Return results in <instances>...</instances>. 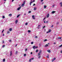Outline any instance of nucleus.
Returning <instances> with one entry per match:
<instances>
[{"mask_svg": "<svg viewBox=\"0 0 62 62\" xmlns=\"http://www.w3.org/2000/svg\"><path fill=\"white\" fill-rule=\"evenodd\" d=\"M35 2V0H33V1H31V2H30V6H31V4H32V3H33V2Z\"/></svg>", "mask_w": 62, "mask_h": 62, "instance_id": "nucleus-1", "label": "nucleus"}, {"mask_svg": "<svg viewBox=\"0 0 62 62\" xmlns=\"http://www.w3.org/2000/svg\"><path fill=\"white\" fill-rule=\"evenodd\" d=\"M21 8V6H20L19 7H18L17 9V10H20Z\"/></svg>", "mask_w": 62, "mask_h": 62, "instance_id": "nucleus-2", "label": "nucleus"}, {"mask_svg": "<svg viewBox=\"0 0 62 62\" xmlns=\"http://www.w3.org/2000/svg\"><path fill=\"white\" fill-rule=\"evenodd\" d=\"M55 59H56V58H54V59H53L52 60V62H53V61H54V60H55Z\"/></svg>", "mask_w": 62, "mask_h": 62, "instance_id": "nucleus-3", "label": "nucleus"}, {"mask_svg": "<svg viewBox=\"0 0 62 62\" xmlns=\"http://www.w3.org/2000/svg\"><path fill=\"white\" fill-rule=\"evenodd\" d=\"M60 5L61 7H62V2H61L60 3Z\"/></svg>", "mask_w": 62, "mask_h": 62, "instance_id": "nucleus-4", "label": "nucleus"}, {"mask_svg": "<svg viewBox=\"0 0 62 62\" xmlns=\"http://www.w3.org/2000/svg\"><path fill=\"white\" fill-rule=\"evenodd\" d=\"M32 17L33 19H35V16H34L32 15Z\"/></svg>", "mask_w": 62, "mask_h": 62, "instance_id": "nucleus-5", "label": "nucleus"}, {"mask_svg": "<svg viewBox=\"0 0 62 62\" xmlns=\"http://www.w3.org/2000/svg\"><path fill=\"white\" fill-rule=\"evenodd\" d=\"M12 55V52L11 51L10 52V56H11Z\"/></svg>", "mask_w": 62, "mask_h": 62, "instance_id": "nucleus-6", "label": "nucleus"}, {"mask_svg": "<svg viewBox=\"0 0 62 62\" xmlns=\"http://www.w3.org/2000/svg\"><path fill=\"white\" fill-rule=\"evenodd\" d=\"M55 12V11H53L52 13H51L52 14H53V13H54Z\"/></svg>", "mask_w": 62, "mask_h": 62, "instance_id": "nucleus-7", "label": "nucleus"}, {"mask_svg": "<svg viewBox=\"0 0 62 62\" xmlns=\"http://www.w3.org/2000/svg\"><path fill=\"white\" fill-rule=\"evenodd\" d=\"M49 46V45H48V44H46L45 45V47H47V46Z\"/></svg>", "mask_w": 62, "mask_h": 62, "instance_id": "nucleus-8", "label": "nucleus"}, {"mask_svg": "<svg viewBox=\"0 0 62 62\" xmlns=\"http://www.w3.org/2000/svg\"><path fill=\"white\" fill-rule=\"evenodd\" d=\"M37 9V7H35L34 8V10H36Z\"/></svg>", "mask_w": 62, "mask_h": 62, "instance_id": "nucleus-9", "label": "nucleus"}, {"mask_svg": "<svg viewBox=\"0 0 62 62\" xmlns=\"http://www.w3.org/2000/svg\"><path fill=\"white\" fill-rule=\"evenodd\" d=\"M9 16L10 17L12 16V14H10L9 15Z\"/></svg>", "mask_w": 62, "mask_h": 62, "instance_id": "nucleus-10", "label": "nucleus"}, {"mask_svg": "<svg viewBox=\"0 0 62 62\" xmlns=\"http://www.w3.org/2000/svg\"><path fill=\"white\" fill-rule=\"evenodd\" d=\"M12 28H10L9 29V31H11V30H12Z\"/></svg>", "mask_w": 62, "mask_h": 62, "instance_id": "nucleus-11", "label": "nucleus"}, {"mask_svg": "<svg viewBox=\"0 0 62 62\" xmlns=\"http://www.w3.org/2000/svg\"><path fill=\"white\" fill-rule=\"evenodd\" d=\"M33 48L34 49H35L36 48V46H33Z\"/></svg>", "mask_w": 62, "mask_h": 62, "instance_id": "nucleus-12", "label": "nucleus"}, {"mask_svg": "<svg viewBox=\"0 0 62 62\" xmlns=\"http://www.w3.org/2000/svg\"><path fill=\"white\" fill-rule=\"evenodd\" d=\"M47 52H48V53H50L51 52L50 51V50H47Z\"/></svg>", "mask_w": 62, "mask_h": 62, "instance_id": "nucleus-13", "label": "nucleus"}, {"mask_svg": "<svg viewBox=\"0 0 62 62\" xmlns=\"http://www.w3.org/2000/svg\"><path fill=\"white\" fill-rule=\"evenodd\" d=\"M49 14H47V16H46V17H47V18H48L49 17Z\"/></svg>", "mask_w": 62, "mask_h": 62, "instance_id": "nucleus-14", "label": "nucleus"}, {"mask_svg": "<svg viewBox=\"0 0 62 62\" xmlns=\"http://www.w3.org/2000/svg\"><path fill=\"white\" fill-rule=\"evenodd\" d=\"M18 20H16V21L15 22V23H16H16H17V22H18Z\"/></svg>", "mask_w": 62, "mask_h": 62, "instance_id": "nucleus-15", "label": "nucleus"}, {"mask_svg": "<svg viewBox=\"0 0 62 62\" xmlns=\"http://www.w3.org/2000/svg\"><path fill=\"white\" fill-rule=\"evenodd\" d=\"M51 29H49V30L48 31H49V32H51Z\"/></svg>", "mask_w": 62, "mask_h": 62, "instance_id": "nucleus-16", "label": "nucleus"}, {"mask_svg": "<svg viewBox=\"0 0 62 62\" xmlns=\"http://www.w3.org/2000/svg\"><path fill=\"white\" fill-rule=\"evenodd\" d=\"M25 1H24L23 2V3L22 4L24 5L25 4Z\"/></svg>", "mask_w": 62, "mask_h": 62, "instance_id": "nucleus-17", "label": "nucleus"}, {"mask_svg": "<svg viewBox=\"0 0 62 62\" xmlns=\"http://www.w3.org/2000/svg\"><path fill=\"white\" fill-rule=\"evenodd\" d=\"M46 8V5H44V8Z\"/></svg>", "mask_w": 62, "mask_h": 62, "instance_id": "nucleus-18", "label": "nucleus"}, {"mask_svg": "<svg viewBox=\"0 0 62 62\" xmlns=\"http://www.w3.org/2000/svg\"><path fill=\"white\" fill-rule=\"evenodd\" d=\"M58 39H62V37H58Z\"/></svg>", "mask_w": 62, "mask_h": 62, "instance_id": "nucleus-19", "label": "nucleus"}, {"mask_svg": "<svg viewBox=\"0 0 62 62\" xmlns=\"http://www.w3.org/2000/svg\"><path fill=\"white\" fill-rule=\"evenodd\" d=\"M40 53H38V56H39V55H40Z\"/></svg>", "mask_w": 62, "mask_h": 62, "instance_id": "nucleus-20", "label": "nucleus"}, {"mask_svg": "<svg viewBox=\"0 0 62 62\" xmlns=\"http://www.w3.org/2000/svg\"><path fill=\"white\" fill-rule=\"evenodd\" d=\"M17 53H18V52H17V51H16V54H17Z\"/></svg>", "mask_w": 62, "mask_h": 62, "instance_id": "nucleus-21", "label": "nucleus"}, {"mask_svg": "<svg viewBox=\"0 0 62 62\" xmlns=\"http://www.w3.org/2000/svg\"><path fill=\"white\" fill-rule=\"evenodd\" d=\"M7 34H8V33H10V32H9V31H8L7 32Z\"/></svg>", "mask_w": 62, "mask_h": 62, "instance_id": "nucleus-22", "label": "nucleus"}, {"mask_svg": "<svg viewBox=\"0 0 62 62\" xmlns=\"http://www.w3.org/2000/svg\"><path fill=\"white\" fill-rule=\"evenodd\" d=\"M31 13V11H29L28 12V13Z\"/></svg>", "mask_w": 62, "mask_h": 62, "instance_id": "nucleus-23", "label": "nucleus"}, {"mask_svg": "<svg viewBox=\"0 0 62 62\" xmlns=\"http://www.w3.org/2000/svg\"><path fill=\"white\" fill-rule=\"evenodd\" d=\"M26 54H24V57L26 56Z\"/></svg>", "mask_w": 62, "mask_h": 62, "instance_id": "nucleus-24", "label": "nucleus"}, {"mask_svg": "<svg viewBox=\"0 0 62 62\" xmlns=\"http://www.w3.org/2000/svg\"><path fill=\"white\" fill-rule=\"evenodd\" d=\"M38 51L39 50L37 49L36 50V53H37Z\"/></svg>", "mask_w": 62, "mask_h": 62, "instance_id": "nucleus-25", "label": "nucleus"}, {"mask_svg": "<svg viewBox=\"0 0 62 62\" xmlns=\"http://www.w3.org/2000/svg\"><path fill=\"white\" fill-rule=\"evenodd\" d=\"M47 40V39H45L44 40V41H46Z\"/></svg>", "mask_w": 62, "mask_h": 62, "instance_id": "nucleus-26", "label": "nucleus"}, {"mask_svg": "<svg viewBox=\"0 0 62 62\" xmlns=\"http://www.w3.org/2000/svg\"><path fill=\"white\" fill-rule=\"evenodd\" d=\"M3 62H5V59H4L3 60Z\"/></svg>", "mask_w": 62, "mask_h": 62, "instance_id": "nucleus-27", "label": "nucleus"}, {"mask_svg": "<svg viewBox=\"0 0 62 62\" xmlns=\"http://www.w3.org/2000/svg\"><path fill=\"white\" fill-rule=\"evenodd\" d=\"M62 46V44L60 46H59V47H61Z\"/></svg>", "mask_w": 62, "mask_h": 62, "instance_id": "nucleus-28", "label": "nucleus"}, {"mask_svg": "<svg viewBox=\"0 0 62 62\" xmlns=\"http://www.w3.org/2000/svg\"><path fill=\"white\" fill-rule=\"evenodd\" d=\"M41 51L40 50L39 53L40 54H41Z\"/></svg>", "mask_w": 62, "mask_h": 62, "instance_id": "nucleus-29", "label": "nucleus"}, {"mask_svg": "<svg viewBox=\"0 0 62 62\" xmlns=\"http://www.w3.org/2000/svg\"><path fill=\"white\" fill-rule=\"evenodd\" d=\"M31 60H32L31 59H30L29 60V62H31Z\"/></svg>", "mask_w": 62, "mask_h": 62, "instance_id": "nucleus-30", "label": "nucleus"}, {"mask_svg": "<svg viewBox=\"0 0 62 62\" xmlns=\"http://www.w3.org/2000/svg\"><path fill=\"white\" fill-rule=\"evenodd\" d=\"M20 15H18L17 16V17L18 18L19 17Z\"/></svg>", "mask_w": 62, "mask_h": 62, "instance_id": "nucleus-31", "label": "nucleus"}, {"mask_svg": "<svg viewBox=\"0 0 62 62\" xmlns=\"http://www.w3.org/2000/svg\"><path fill=\"white\" fill-rule=\"evenodd\" d=\"M5 18V17L4 16H2V18L4 19V18Z\"/></svg>", "mask_w": 62, "mask_h": 62, "instance_id": "nucleus-32", "label": "nucleus"}, {"mask_svg": "<svg viewBox=\"0 0 62 62\" xmlns=\"http://www.w3.org/2000/svg\"><path fill=\"white\" fill-rule=\"evenodd\" d=\"M24 5L23 4H22V6H21V7H23V6H24Z\"/></svg>", "mask_w": 62, "mask_h": 62, "instance_id": "nucleus-33", "label": "nucleus"}, {"mask_svg": "<svg viewBox=\"0 0 62 62\" xmlns=\"http://www.w3.org/2000/svg\"><path fill=\"white\" fill-rule=\"evenodd\" d=\"M46 57H47V58H49V56H46Z\"/></svg>", "mask_w": 62, "mask_h": 62, "instance_id": "nucleus-34", "label": "nucleus"}, {"mask_svg": "<svg viewBox=\"0 0 62 62\" xmlns=\"http://www.w3.org/2000/svg\"><path fill=\"white\" fill-rule=\"evenodd\" d=\"M28 31L29 33L31 32V31L30 30H28Z\"/></svg>", "mask_w": 62, "mask_h": 62, "instance_id": "nucleus-35", "label": "nucleus"}, {"mask_svg": "<svg viewBox=\"0 0 62 62\" xmlns=\"http://www.w3.org/2000/svg\"><path fill=\"white\" fill-rule=\"evenodd\" d=\"M5 45H3L2 46V47H5Z\"/></svg>", "mask_w": 62, "mask_h": 62, "instance_id": "nucleus-36", "label": "nucleus"}, {"mask_svg": "<svg viewBox=\"0 0 62 62\" xmlns=\"http://www.w3.org/2000/svg\"><path fill=\"white\" fill-rule=\"evenodd\" d=\"M33 43H33V42H31V44H33Z\"/></svg>", "mask_w": 62, "mask_h": 62, "instance_id": "nucleus-37", "label": "nucleus"}, {"mask_svg": "<svg viewBox=\"0 0 62 62\" xmlns=\"http://www.w3.org/2000/svg\"><path fill=\"white\" fill-rule=\"evenodd\" d=\"M50 33V32L48 31L46 32V33Z\"/></svg>", "mask_w": 62, "mask_h": 62, "instance_id": "nucleus-38", "label": "nucleus"}, {"mask_svg": "<svg viewBox=\"0 0 62 62\" xmlns=\"http://www.w3.org/2000/svg\"><path fill=\"white\" fill-rule=\"evenodd\" d=\"M45 26H44L43 27V29H44V28H45Z\"/></svg>", "mask_w": 62, "mask_h": 62, "instance_id": "nucleus-39", "label": "nucleus"}, {"mask_svg": "<svg viewBox=\"0 0 62 62\" xmlns=\"http://www.w3.org/2000/svg\"><path fill=\"white\" fill-rule=\"evenodd\" d=\"M54 27V25H52L51 26V27Z\"/></svg>", "mask_w": 62, "mask_h": 62, "instance_id": "nucleus-40", "label": "nucleus"}, {"mask_svg": "<svg viewBox=\"0 0 62 62\" xmlns=\"http://www.w3.org/2000/svg\"><path fill=\"white\" fill-rule=\"evenodd\" d=\"M27 48L25 49V51L26 52V51H27Z\"/></svg>", "mask_w": 62, "mask_h": 62, "instance_id": "nucleus-41", "label": "nucleus"}, {"mask_svg": "<svg viewBox=\"0 0 62 62\" xmlns=\"http://www.w3.org/2000/svg\"><path fill=\"white\" fill-rule=\"evenodd\" d=\"M28 24V23H25V25H27Z\"/></svg>", "mask_w": 62, "mask_h": 62, "instance_id": "nucleus-42", "label": "nucleus"}, {"mask_svg": "<svg viewBox=\"0 0 62 62\" xmlns=\"http://www.w3.org/2000/svg\"><path fill=\"white\" fill-rule=\"evenodd\" d=\"M59 23V22H57V23H56V24H58Z\"/></svg>", "mask_w": 62, "mask_h": 62, "instance_id": "nucleus-43", "label": "nucleus"}, {"mask_svg": "<svg viewBox=\"0 0 62 62\" xmlns=\"http://www.w3.org/2000/svg\"><path fill=\"white\" fill-rule=\"evenodd\" d=\"M31 60L32 59V60H33V59H34V58H31Z\"/></svg>", "mask_w": 62, "mask_h": 62, "instance_id": "nucleus-44", "label": "nucleus"}, {"mask_svg": "<svg viewBox=\"0 0 62 62\" xmlns=\"http://www.w3.org/2000/svg\"><path fill=\"white\" fill-rule=\"evenodd\" d=\"M48 23V21H46V23Z\"/></svg>", "mask_w": 62, "mask_h": 62, "instance_id": "nucleus-45", "label": "nucleus"}, {"mask_svg": "<svg viewBox=\"0 0 62 62\" xmlns=\"http://www.w3.org/2000/svg\"><path fill=\"white\" fill-rule=\"evenodd\" d=\"M45 19H46V17H45L44 19L43 20V21H44V20Z\"/></svg>", "mask_w": 62, "mask_h": 62, "instance_id": "nucleus-46", "label": "nucleus"}, {"mask_svg": "<svg viewBox=\"0 0 62 62\" xmlns=\"http://www.w3.org/2000/svg\"><path fill=\"white\" fill-rule=\"evenodd\" d=\"M41 57V56H39V57H38V58H39Z\"/></svg>", "mask_w": 62, "mask_h": 62, "instance_id": "nucleus-47", "label": "nucleus"}, {"mask_svg": "<svg viewBox=\"0 0 62 62\" xmlns=\"http://www.w3.org/2000/svg\"><path fill=\"white\" fill-rule=\"evenodd\" d=\"M35 5L36 4H35L34 3L33 6H35Z\"/></svg>", "mask_w": 62, "mask_h": 62, "instance_id": "nucleus-48", "label": "nucleus"}, {"mask_svg": "<svg viewBox=\"0 0 62 62\" xmlns=\"http://www.w3.org/2000/svg\"><path fill=\"white\" fill-rule=\"evenodd\" d=\"M11 40H9V42H11Z\"/></svg>", "mask_w": 62, "mask_h": 62, "instance_id": "nucleus-49", "label": "nucleus"}, {"mask_svg": "<svg viewBox=\"0 0 62 62\" xmlns=\"http://www.w3.org/2000/svg\"><path fill=\"white\" fill-rule=\"evenodd\" d=\"M33 54V53H32V52H31V54Z\"/></svg>", "mask_w": 62, "mask_h": 62, "instance_id": "nucleus-50", "label": "nucleus"}, {"mask_svg": "<svg viewBox=\"0 0 62 62\" xmlns=\"http://www.w3.org/2000/svg\"><path fill=\"white\" fill-rule=\"evenodd\" d=\"M2 36H5V34H3V35H2Z\"/></svg>", "mask_w": 62, "mask_h": 62, "instance_id": "nucleus-51", "label": "nucleus"}, {"mask_svg": "<svg viewBox=\"0 0 62 62\" xmlns=\"http://www.w3.org/2000/svg\"><path fill=\"white\" fill-rule=\"evenodd\" d=\"M38 46H37L36 47V48H38Z\"/></svg>", "mask_w": 62, "mask_h": 62, "instance_id": "nucleus-52", "label": "nucleus"}, {"mask_svg": "<svg viewBox=\"0 0 62 62\" xmlns=\"http://www.w3.org/2000/svg\"><path fill=\"white\" fill-rule=\"evenodd\" d=\"M54 5H53L52 6V7H54Z\"/></svg>", "mask_w": 62, "mask_h": 62, "instance_id": "nucleus-53", "label": "nucleus"}, {"mask_svg": "<svg viewBox=\"0 0 62 62\" xmlns=\"http://www.w3.org/2000/svg\"><path fill=\"white\" fill-rule=\"evenodd\" d=\"M3 43H4V40L3 41Z\"/></svg>", "mask_w": 62, "mask_h": 62, "instance_id": "nucleus-54", "label": "nucleus"}, {"mask_svg": "<svg viewBox=\"0 0 62 62\" xmlns=\"http://www.w3.org/2000/svg\"><path fill=\"white\" fill-rule=\"evenodd\" d=\"M56 43H55L54 42V44H55Z\"/></svg>", "mask_w": 62, "mask_h": 62, "instance_id": "nucleus-55", "label": "nucleus"}, {"mask_svg": "<svg viewBox=\"0 0 62 62\" xmlns=\"http://www.w3.org/2000/svg\"><path fill=\"white\" fill-rule=\"evenodd\" d=\"M40 26V25H38V27H39Z\"/></svg>", "mask_w": 62, "mask_h": 62, "instance_id": "nucleus-56", "label": "nucleus"}, {"mask_svg": "<svg viewBox=\"0 0 62 62\" xmlns=\"http://www.w3.org/2000/svg\"><path fill=\"white\" fill-rule=\"evenodd\" d=\"M43 0H41V2H42Z\"/></svg>", "mask_w": 62, "mask_h": 62, "instance_id": "nucleus-57", "label": "nucleus"}, {"mask_svg": "<svg viewBox=\"0 0 62 62\" xmlns=\"http://www.w3.org/2000/svg\"><path fill=\"white\" fill-rule=\"evenodd\" d=\"M61 53H62V50L61 51Z\"/></svg>", "mask_w": 62, "mask_h": 62, "instance_id": "nucleus-58", "label": "nucleus"}, {"mask_svg": "<svg viewBox=\"0 0 62 62\" xmlns=\"http://www.w3.org/2000/svg\"><path fill=\"white\" fill-rule=\"evenodd\" d=\"M39 45L40 46L41 44H39Z\"/></svg>", "mask_w": 62, "mask_h": 62, "instance_id": "nucleus-59", "label": "nucleus"}, {"mask_svg": "<svg viewBox=\"0 0 62 62\" xmlns=\"http://www.w3.org/2000/svg\"><path fill=\"white\" fill-rule=\"evenodd\" d=\"M37 36H36L35 37V38H37Z\"/></svg>", "mask_w": 62, "mask_h": 62, "instance_id": "nucleus-60", "label": "nucleus"}, {"mask_svg": "<svg viewBox=\"0 0 62 62\" xmlns=\"http://www.w3.org/2000/svg\"><path fill=\"white\" fill-rule=\"evenodd\" d=\"M37 28H38V29H39V27H37Z\"/></svg>", "mask_w": 62, "mask_h": 62, "instance_id": "nucleus-61", "label": "nucleus"}, {"mask_svg": "<svg viewBox=\"0 0 62 62\" xmlns=\"http://www.w3.org/2000/svg\"><path fill=\"white\" fill-rule=\"evenodd\" d=\"M45 21H44V23H45Z\"/></svg>", "mask_w": 62, "mask_h": 62, "instance_id": "nucleus-62", "label": "nucleus"}, {"mask_svg": "<svg viewBox=\"0 0 62 62\" xmlns=\"http://www.w3.org/2000/svg\"><path fill=\"white\" fill-rule=\"evenodd\" d=\"M24 15H25V16L26 15V14H24Z\"/></svg>", "mask_w": 62, "mask_h": 62, "instance_id": "nucleus-63", "label": "nucleus"}, {"mask_svg": "<svg viewBox=\"0 0 62 62\" xmlns=\"http://www.w3.org/2000/svg\"><path fill=\"white\" fill-rule=\"evenodd\" d=\"M14 0H12V2H13V1H14Z\"/></svg>", "mask_w": 62, "mask_h": 62, "instance_id": "nucleus-64", "label": "nucleus"}]
</instances>
